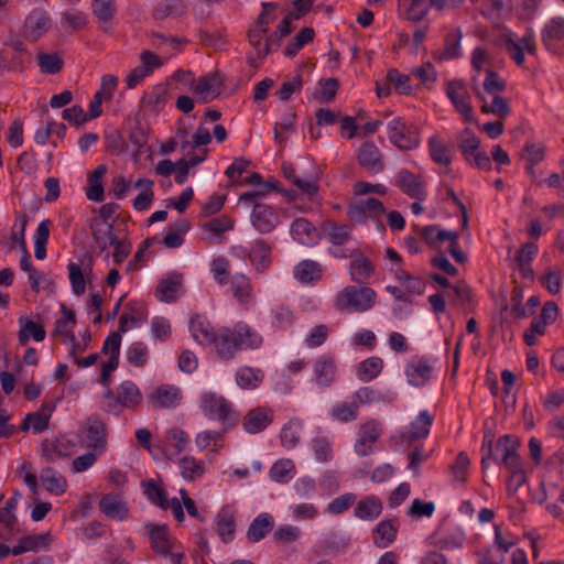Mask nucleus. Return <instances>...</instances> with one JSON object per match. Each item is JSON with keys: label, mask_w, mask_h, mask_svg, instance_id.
I'll return each instance as SVG.
<instances>
[{"label": "nucleus", "mask_w": 564, "mask_h": 564, "mask_svg": "<svg viewBox=\"0 0 564 564\" xmlns=\"http://www.w3.org/2000/svg\"><path fill=\"white\" fill-rule=\"evenodd\" d=\"M351 226L333 219H326L321 225L322 236L330 243L329 252L335 258L346 259L354 257L358 250L356 240L351 234Z\"/></svg>", "instance_id": "1"}, {"label": "nucleus", "mask_w": 564, "mask_h": 564, "mask_svg": "<svg viewBox=\"0 0 564 564\" xmlns=\"http://www.w3.org/2000/svg\"><path fill=\"white\" fill-rule=\"evenodd\" d=\"M200 409L206 417L219 421L224 431L238 424L239 414L232 409L231 403L215 392H206L202 395Z\"/></svg>", "instance_id": "2"}, {"label": "nucleus", "mask_w": 564, "mask_h": 564, "mask_svg": "<svg viewBox=\"0 0 564 564\" xmlns=\"http://www.w3.org/2000/svg\"><path fill=\"white\" fill-rule=\"evenodd\" d=\"M376 292L369 286L344 288L336 296L334 305L340 312H365L375 304Z\"/></svg>", "instance_id": "3"}, {"label": "nucleus", "mask_w": 564, "mask_h": 564, "mask_svg": "<svg viewBox=\"0 0 564 564\" xmlns=\"http://www.w3.org/2000/svg\"><path fill=\"white\" fill-rule=\"evenodd\" d=\"M433 423V417L429 411L424 410L411 422L409 431L395 433L391 441L394 451L405 452L415 443L426 438L430 434V429Z\"/></svg>", "instance_id": "4"}, {"label": "nucleus", "mask_w": 564, "mask_h": 564, "mask_svg": "<svg viewBox=\"0 0 564 564\" xmlns=\"http://www.w3.org/2000/svg\"><path fill=\"white\" fill-rule=\"evenodd\" d=\"M105 398L107 399L105 411L119 416L124 408H137L142 401V393L134 382L127 380L119 384L116 395L108 390Z\"/></svg>", "instance_id": "5"}, {"label": "nucleus", "mask_w": 564, "mask_h": 564, "mask_svg": "<svg viewBox=\"0 0 564 564\" xmlns=\"http://www.w3.org/2000/svg\"><path fill=\"white\" fill-rule=\"evenodd\" d=\"M503 43L509 57L520 67L525 64L524 53L530 56H535L538 53L535 32L531 26L525 29L521 37H517L511 31L507 32Z\"/></svg>", "instance_id": "6"}, {"label": "nucleus", "mask_w": 564, "mask_h": 564, "mask_svg": "<svg viewBox=\"0 0 564 564\" xmlns=\"http://www.w3.org/2000/svg\"><path fill=\"white\" fill-rule=\"evenodd\" d=\"M276 8V3L263 2L261 13L248 31V42L253 47V51H256V55L259 58H264L267 56L261 54V51L264 48L263 40L265 39L271 22L274 20L273 12Z\"/></svg>", "instance_id": "7"}, {"label": "nucleus", "mask_w": 564, "mask_h": 564, "mask_svg": "<svg viewBox=\"0 0 564 564\" xmlns=\"http://www.w3.org/2000/svg\"><path fill=\"white\" fill-rule=\"evenodd\" d=\"M390 142L402 151H411L420 144L419 130L413 123L395 118L390 126Z\"/></svg>", "instance_id": "8"}, {"label": "nucleus", "mask_w": 564, "mask_h": 564, "mask_svg": "<svg viewBox=\"0 0 564 564\" xmlns=\"http://www.w3.org/2000/svg\"><path fill=\"white\" fill-rule=\"evenodd\" d=\"M445 93L456 111L459 112L466 121L474 120V111L470 95L466 84L462 79H452L446 83Z\"/></svg>", "instance_id": "9"}, {"label": "nucleus", "mask_w": 564, "mask_h": 564, "mask_svg": "<svg viewBox=\"0 0 564 564\" xmlns=\"http://www.w3.org/2000/svg\"><path fill=\"white\" fill-rule=\"evenodd\" d=\"M384 205L377 198L368 197L354 200L349 204L347 216L357 224H364L368 218L378 220L384 214Z\"/></svg>", "instance_id": "10"}, {"label": "nucleus", "mask_w": 564, "mask_h": 564, "mask_svg": "<svg viewBox=\"0 0 564 564\" xmlns=\"http://www.w3.org/2000/svg\"><path fill=\"white\" fill-rule=\"evenodd\" d=\"M404 372L409 384L423 387L434 373V360L426 356H414L406 362Z\"/></svg>", "instance_id": "11"}, {"label": "nucleus", "mask_w": 564, "mask_h": 564, "mask_svg": "<svg viewBox=\"0 0 564 564\" xmlns=\"http://www.w3.org/2000/svg\"><path fill=\"white\" fill-rule=\"evenodd\" d=\"M541 42L544 48L558 54L564 50V18L553 17L541 29Z\"/></svg>", "instance_id": "12"}, {"label": "nucleus", "mask_w": 564, "mask_h": 564, "mask_svg": "<svg viewBox=\"0 0 564 564\" xmlns=\"http://www.w3.org/2000/svg\"><path fill=\"white\" fill-rule=\"evenodd\" d=\"M395 278L400 281L401 288L390 286V293L395 297L397 302L410 307L413 296L423 293L424 284L420 279L413 278L403 270H398Z\"/></svg>", "instance_id": "13"}, {"label": "nucleus", "mask_w": 564, "mask_h": 564, "mask_svg": "<svg viewBox=\"0 0 564 564\" xmlns=\"http://www.w3.org/2000/svg\"><path fill=\"white\" fill-rule=\"evenodd\" d=\"M224 89V79L217 73L202 76L193 87V93L198 96L202 102H210L216 99Z\"/></svg>", "instance_id": "14"}, {"label": "nucleus", "mask_w": 564, "mask_h": 564, "mask_svg": "<svg viewBox=\"0 0 564 564\" xmlns=\"http://www.w3.org/2000/svg\"><path fill=\"white\" fill-rule=\"evenodd\" d=\"M395 185L408 196L416 200H424L426 197L425 183L421 176L403 169L395 175Z\"/></svg>", "instance_id": "15"}, {"label": "nucleus", "mask_w": 564, "mask_h": 564, "mask_svg": "<svg viewBox=\"0 0 564 564\" xmlns=\"http://www.w3.org/2000/svg\"><path fill=\"white\" fill-rule=\"evenodd\" d=\"M337 367L330 355H321L313 362V380L322 388L329 387L336 380Z\"/></svg>", "instance_id": "16"}, {"label": "nucleus", "mask_w": 564, "mask_h": 564, "mask_svg": "<svg viewBox=\"0 0 564 564\" xmlns=\"http://www.w3.org/2000/svg\"><path fill=\"white\" fill-rule=\"evenodd\" d=\"M250 220L257 231L265 235L274 230L279 224V215L270 205H256Z\"/></svg>", "instance_id": "17"}, {"label": "nucleus", "mask_w": 564, "mask_h": 564, "mask_svg": "<svg viewBox=\"0 0 564 564\" xmlns=\"http://www.w3.org/2000/svg\"><path fill=\"white\" fill-rule=\"evenodd\" d=\"M273 422V412L270 408L257 406L247 412L242 420L243 430L257 434L265 430Z\"/></svg>", "instance_id": "18"}, {"label": "nucleus", "mask_w": 564, "mask_h": 564, "mask_svg": "<svg viewBox=\"0 0 564 564\" xmlns=\"http://www.w3.org/2000/svg\"><path fill=\"white\" fill-rule=\"evenodd\" d=\"M182 400L180 388L170 384L159 386L150 395L149 402L153 409L175 408Z\"/></svg>", "instance_id": "19"}, {"label": "nucleus", "mask_w": 564, "mask_h": 564, "mask_svg": "<svg viewBox=\"0 0 564 564\" xmlns=\"http://www.w3.org/2000/svg\"><path fill=\"white\" fill-rule=\"evenodd\" d=\"M431 7L433 0H397L399 17L412 22L422 21Z\"/></svg>", "instance_id": "20"}, {"label": "nucleus", "mask_w": 564, "mask_h": 564, "mask_svg": "<svg viewBox=\"0 0 564 564\" xmlns=\"http://www.w3.org/2000/svg\"><path fill=\"white\" fill-rule=\"evenodd\" d=\"M52 22L47 13L35 9L30 12L24 22V34L31 41H37L51 29Z\"/></svg>", "instance_id": "21"}, {"label": "nucleus", "mask_w": 564, "mask_h": 564, "mask_svg": "<svg viewBox=\"0 0 564 564\" xmlns=\"http://www.w3.org/2000/svg\"><path fill=\"white\" fill-rule=\"evenodd\" d=\"M463 33L460 29L449 30L444 37L443 48L434 52L433 56L436 61H452L463 56L462 50Z\"/></svg>", "instance_id": "22"}, {"label": "nucleus", "mask_w": 564, "mask_h": 564, "mask_svg": "<svg viewBox=\"0 0 564 564\" xmlns=\"http://www.w3.org/2000/svg\"><path fill=\"white\" fill-rule=\"evenodd\" d=\"M209 345H214L217 355L224 360L231 359L236 350L239 349L235 333L227 327L218 329Z\"/></svg>", "instance_id": "23"}, {"label": "nucleus", "mask_w": 564, "mask_h": 564, "mask_svg": "<svg viewBox=\"0 0 564 564\" xmlns=\"http://www.w3.org/2000/svg\"><path fill=\"white\" fill-rule=\"evenodd\" d=\"M216 532L224 543H230L235 539L236 516L234 510L225 506L215 517Z\"/></svg>", "instance_id": "24"}, {"label": "nucleus", "mask_w": 564, "mask_h": 564, "mask_svg": "<svg viewBox=\"0 0 564 564\" xmlns=\"http://www.w3.org/2000/svg\"><path fill=\"white\" fill-rule=\"evenodd\" d=\"M427 150L434 163L446 167L451 166L454 153L453 148L438 134H433L427 139Z\"/></svg>", "instance_id": "25"}, {"label": "nucleus", "mask_w": 564, "mask_h": 564, "mask_svg": "<svg viewBox=\"0 0 564 564\" xmlns=\"http://www.w3.org/2000/svg\"><path fill=\"white\" fill-rule=\"evenodd\" d=\"M182 289V275L177 273H170L159 282L155 294L161 302L172 303L178 299Z\"/></svg>", "instance_id": "26"}, {"label": "nucleus", "mask_w": 564, "mask_h": 564, "mask_svg": "<svg viewBox=\"0 0 564 564\" xmlns=\"http://www.w3.org/2000/svg\"><path fill=\"white\" fill-rule=\"evenodd\" d=\"M85 437L89 448H104L106 445V424L97 416L91 415L86 421Z\"/></svg>", "instance_id": "27"}, {"label": "nucleus", "mask_w": 564, "mask_h": 564, "mask_svg": "<svg viewBox=\"0 0 564 564\" xmlns=\"http://www.w3.org/2000/svg\"><path fill=\"white\" fill-rule=\"evenodd\" d=\"M53 410V404L43 403L36 412L26 414L21 423V431L26 432L31 426L35 433L45 431L48 427V421Z\"/></svg>", "instance_id": "28"}, {"label": "nucleus", "mask_w": 564, "mask_h": 564, "mask_svg": "<svg viewBox=\"0 0 564 564\" xmlns=\"http://www.w3.org/2000/svg\"><path fill=\"white\" fill-rule=\"evenodd\" d=\"M145 528L148 530L153 551L164 556L170 554L172 544L167 527L165 524L160 525L148 523L145 524Z\"/></svg>", "instance_id": "29"}, {"label": "nucleus", "mask_w": 564, "mask_h": 564, "mask_svg": "<svg viewBox=\"0 0 564 564\" xmlns=\"http://www.w3.org/2000/svg\"><path fill=\"white\" fill-rule=\"evenodd\" d=\"M99 509L108 518L123 520L128 517V507L123 498L116 494H106L99 500Z\"/></svg>", "instance_id": "30"}, {"label": "nucleus", "mask_w": 564, "mask_h": 564, "mask_svg": "<svg viewBox=\"0 0 564 564\" xmlns=\"http://www.w3.org/2000/svg\"><path fill=\"white\" fill-rule=\"evenodd\" d=\"M89 228L94 242L100 251H105L116 242L117 236L115 234L113 224H106L104 227L101 220L93 218Z\"/></svg>", "instance_id": "31"}, {"label": "nucleus", "mask_w": 564, "mask_h": 564, "mask_svg": "<svg viewBox=\"0 0 564 564\" xmlns=\"http://www.w3.org/2000/svg\"><path fill=\"white\" fill-rule=\"evenodd\" d=\"M358 162L371 173H378L384 169V162L379 149L370 142H366L360 147Z\"/></svg>", "instance_id": "32"}, {"label": "nucleus", "mask_w": 564, "mask_h": 564, "mask_svg": "<svg viewBox=\"0 0 564 564\" xmlns=\"http://www.w3.org/2000/svg\"><path fill=\"white\" fill-rule=\"evenodd\" d=\"M74 444L63 438L44 440L42 442V454L48 462H56L72 455Z\"/></svg>", "instance_id": "33"}, {"label": "nucleus", "mask_w": 564, "mask_h": 564, "mask_svg": "<svg viewBox=\"0 0 564 564\" xmlns=\"http://www.w3.org/2000/svg\"><path fill=\"white\" fill-rule=\"evenodd\" d=\"M274 527V519L270 513L263 512L257 516L247 530L249 542L257 543L264 539Z\"/></svg>", "instance_id": "34"}, {"label": "nucleus", "mask_w": 564, "mask_h": 564, "mask_svg": "<svg viewBox=\"0 0 564 564\" xmlns=\"http://www.w3.org/2000/svg\"><path fill=\"white\" fill-rule=\"evenodd\" d=\"M239 349H257L262 344L260 334L245 323H238L232 328Z\"/></svg>", "instance_id": "35"}, {"label": "nucleus", "mask_w": 564, "mask_h": 564, "mask_svg": "<svg viewBox=\"0 0 564 564\" xmlns=\"http://www.w3.org/2000/svg\"><path fill=\"white\" fill-rule=\"evenodd\" d=\"M107 173V166L100 164L88 175V186L85 188L87 198L91 202H101L104 199L102 177Z\"/></svg>", "instance_id": "36"}, {"label": "nucleus", "mask_w": 564, "mask_h": 564, "mask_svg": "<svg viewBox=\"0 0 564 564\" xmlns=\"http://www.w3.org/2000/svg\"><path fill=\"white\" fill-rule=\"evenodd\" d=\"M350 258L349 274L352 281L364 282L372 275L375 271L373 264L367 257L359 252V249L355 252V256Z\"/></svg>", "instance_id": "37"}, {"label": "nucleus", "mask_w": 564, "mask_h": 564, "mask_svg": "<svg viewBox=\"0 0 564 564\" xmlns=\"http://www.w3.org/2000/svg\"><path fill=\"white\" fill-rule=\"evenodd\" d=\"M189 330L193 338L198 344H209L216 335V332L212 327L210 323L204 316L198 314L191 317Z\"/></svg>", "instance_id": "38"}, {"label": "nucleus", "mask_w": 564, "mask_h": 564, "mask_svg": "<svg viewBox=\"0 0 564 564\" xmlns=\"http://www.w3.org/2000/svg\"><path fill=\"white\" fill-rule=\"evenodd\" d=\"M40 480L45 489L54 495H63L67 487L65 477L53 467L42 469Z\"/></svg>", "instance_id": "39"}, {"label": "nucleus", "mask_w": 564, "mask_h": 564, "mask_svg": "<svg viewBox=\"0 0 564 564\" xmlns=\"http://www.w3.org/2000/svg\"><path fill=\"white\" fill-rule=\"evenodd\" d=\"M451 302L468 312L475 308L474 295L471 289L464 282H458L447 293Z\"/></svg>", "instance_id": "40"}, {"label": "nucleus", "mask_w": 564, "mask_h": 564, "mask_svg": "<svg viewBox=\"0 0 564 564\" xmlns=\"http://www.w3.org/2000/svg\"><path fill=\"white\" fill-rule=\"evenodd\" d=\"M414 229L420 234L424 242L433 249L441 248L442 243L446 241L453 232L442 229L437 225H429L422 228L415 226Z\"/></svg>", "instance_id": "41"}, {"label": "nucleus", "mask_w": 564, "mask_h": 564, "mask_svg": "<svg viewBox=\"0 0 564 564\" xmlns=\"http://www.w3.org/2000/svg\"><path fill=\"white\" fill-rule=\"evenodd\" d=\"M20 330L18 333L19 343L21 345H25L30 337H32L35 341H43L45 339L46 333L43 325L35 323L24 316L19 318Z\"/></svg>", "instance_id": "42"}, {"label": "nucleus", "mask_w": 564, "mask_h": 564, "mask_svg": "<svg viewBox=\"0 0 564 564\" xmlns=\"http://www.w3.org/2000/svg\"><path fill=\"white\" fill-rule=\"evenodd\" d=\"M291 235L300 243L311 245L315 241L317 230L307 219L296 218L291 225Z\"/></svg>", "instance_id": "43"}, {"label": "nucleus", "mask_w": 564, "mask_h": 564, "mask_svg": "<svg viewBox=\"0 0 564 564\" xmlns=\"http://www.w3.org/2000/svg\"><path fill=\"white\" fill-rule=\"evenodd\" d=\"M323 268L314 260H303L294 267V278L301 283H311L322 278Z\"/></svg>", "instance_id": "44"}, {"label": "nucleus", "mask_w": 564, "mask_h": 564, "mask_svg": "<svg viewBox=\"0 0 564 564\" xmlns=\"http://www.w3.org/2000/svg\"><path fill=\"white\" fill-rule=\"evenodd\" d=\"M379 435L380 431L375 422L365 423L360 429V438L355 444L356 453L361 456L367 455Z\"/></svg>", "instance_id": "45"}, {"label": "nucleus", "mask_w": 564, "mask_h": 564, "mask_svg": "<svg viewBox=\"0 0 564 564\" xmlns=\"http://www.w3.org/2000/svg\"><path fill=\"white\" fill-rule=\"evenodd\" d=\"M457 148L467 162L479 151L480 140L470 129H464L456 138Z\"/></svg>", "instance_id": "46"}, {"label": "nucleus", "mask_w": 564, "mask_h": 564, "mask_svg": "<svg viewBox=\"0 0 564 564\" xmlns=\"http://www.w3.org/2000/svg\"><path fill=\"white\" fill-rule=\"evenodd\" d=\"M382 511V502L376 496H369L357 502L355 516L361 520H375Z\"/></svg>", "instance_id": "47"}, {"label": "nucleus", "mask_w": 564, "mask_h": 564, "mask_svg": "<svg viewBox=\"0 0 564 564\" xmlns=\"http://www.w3.org/2000/svg\"><path fill=\"white\" fill-rule=\"evenodd\" d=\"M476 96L482 101L481 111L484 113H494L500 118H506L510 113L508 100L498 95H492L490 102H487L482 93L477 88H474Z\"/></svg>", "instance_id": "48"}, {"label": "nucleus", "mask_w": 564, "mask_h": 564, "mask_svg": "<svg viewBox=\"0 0 564 564\" xmlns=\"http://www.w3.org/2000/svg\"><path fill=\"white\" fill-rule=\"evenodd\" d=\"M271 248L264 240H257L249 251L248 258L258 272H263L270 265Z\"/></svg>", "instance_id": "49"}, {"label": "nucleus", "mask_w": 564, "mask_h": 564, "mask_svg": "<svg viewBox=\"0 0 564 564\" xmlns=\"http://www.w3.org/2000/svg\"><path fill=\"white\" fill-rule=\"evenodd\" d=\"M187 7L183 0H164L156 4L153 10L155 20H164L170 17H181L186 13Z\"/></svg>", "instance_id": "50"}, {"label": "nucleus", "mask_w": 564, "mask_h": 564, "mask_svg": "<svg viewBox=\"0 0 564 564\" xmlns=\"http://www.w3.org/2000/svg\"><path fill=\"white\" fill-rule=\"evenodd\" d=\"M141 487L143 489V495L151 503L160 507L163 510L169 509L170 500L166 497L165 490L153 479L143 480L141 482Z\"/></svg>", "instance_id": "51"}, {"label": "nucleus", "mask_w": 564, "mask_h": 564, "mask_svg": "<svg viewBox=\"0 0 564 564\" xmlns=\"http://www.w3.org/2000/svg\"><path fill=\"white\" fill-rule=\"evenodd\" d=\"M178 466L182 477L189 481L203 477L206 471L205 463L203 460L196 459L193 456L182 457L178 462Z\"/></svg>", "instance_id": "52"}, {"label": "nucleus", "mask_w": 564, "mask_h": 564, "mask_svg": "<svg viewBox=\"0 0 564 564\" xmlns=\"http://www.w3.org/2000/svg\"><path fill=\"white\" fill-rule=\"evenodd\" d=\"M519 446V441L509 435L499 437L495 444L492 443V460L495 463H501L517 452Z\"/></svg>", "instance_id": "53"}, {"label": "nucleus", "mask_w": 564, "mask_h": 564, "mask_svg": "<svg viewBox=\"0 0 564 564\" xmlns=\"http://www.w3.org/2000/svg\"><path fill=\"white\" fill-rule=\"evenodd\" d=\"M191 225L186 219H180L170 226V231L163 238V245L167 248H178L184 242V235Z\"/></svg>", "instance_id": "54"}, {"label": "nucleus", "mask_w": 564, "mask_h": 564, "mask_svg": "<svg viewBox=\"0 0 564 564\" xmlns=\"http://www.w3.org/2000/svg\"><path fill=\"white\" fill-rule=\"evenodd\" d=\"M91 11L99 23L106 25L111 23L116 13L117 6L115 0H91Z\"/></svg>", "instance_id": "55"}, {"label": "nucleus", "mask_w": 564, "mask_h": 564, "mask_svg": "<svg viewBox=\"0 0 564 564\" xmlns=\"http://www.w3.org/2000/svg\"><path fill=\"white\" fill-rule=\"evenodd\" d=\"M263 379V372L260 369L251 367H241L236 372V382L242 389H254Z\"/></svg>", "instance_id": "56"}, {"label": "nucleus", "mask_w": 564, "mask_h": 564, "mask_svg": "<svg viewBox=\"0 0 564 564\" xmlns=\"http://www.w3.org/2000/svg\"><path fill=\"white\" fill-rule=\"evenodd\" d=\"M230 283L234 297L242 304L248 303L252 295L249 278L242 273H237L231 278Z\"/></svg>", "instance_id": "57"}, {"label": "nucleus", "mask_w": 564, "mask_h": 564, "mask_svg": "<svg viewBox=\"0 0 564 564\" xmlns=\"http://www.w3.org/2000/svg\"><path fill=\"white\" fill-rule=\"evenodd\" d=\"M383 369V360L379 357H369L361 361L357 369L359 380L367 382L375 379Z\"/></svg>", "instance_id": "58"}, {"label": "nucleus", "mask_w": 564, "mask_h": 564, "mask_svg": "<svg viewBox=\"0 0 564 564\" xmlns=\"http://www.w3.org/2000/svg\"><path fill=\"white\" fill-rule=\"evenodd\" d=\"M406 451L408 469L414 475H419L420 466L430 458L431 453L425 449L421 442L415 443Z\"/></svg>", "instance_id": "59"}, {"label": "nucleus", "mask_w": 564, "mask_h": 564, "mask_svg": "<svg viewBox=\"0 0 564 564\" xmlns=\"http://www.w3.org/2000/svg\"><path fill=\"white\" fill-rule=\"evenodd\" d=\"M294 186L297 187V189L306 195L311 200H314L318 196V174L317 172L314 173H302L299 178L295 180Z\"/></svg>", "instance_id": "60"}, {"label": "nucleus", "mask_w": 564, "mask_h": 564, "mask_svg": "<svg viewBox=\"0 0 564 564\" xmlns=\"http://www.w3.org/2000/svg\"><path fill=\"white\" fill-rule=\"evenodd\" d=\"M358 403L352 402H339L335 404L330 410V416L339 422H351L358 417Z\"/></svg>", "instance_id": "61"}, {"label": "nucleus", "mask_w": 564, "mask_h": 564, "mask_svg": "<svg viewBox=\"0 0 564 564\" xmlns=\"http://www.w3.org/2000/svg\"><path fill=\"white\" fill-rule=\"evenodd\" d=\"M227 431H224V429L221 431H202L196 435L195 444L199 449H205L208 446L214 445L215 448L213 452H217L218 448L223 446L224 434Z\"/></svg>", "instance_id": "62"}, {"label": "nucleus", "mask_w": 564, "mask_h": 564, "mask_svg": "<svg viewBox=\"0 0 564 564\" xmlns=\"http://www.w3.org/2000/svg\"><path fill=\"white\" fill-rule=\"evenodd\" d=\"M470 460L465 452L458 453L454 463L449 466L453 481L465 484L468 479Z\"/></svg>", "instance_id": "63"}, {"label": "nucleus", "mask_w": 564, "mask_h": 564, "mask_svg": "<svg viewBox=\"0 0 564 564\" xmlns=\"http://www.w3.org/2000/svg\"><path fill=\"white\" fill-rule=\"evenodd\" d=\"M301 423L297 421H290L280 432V440L283 447L286 449L294 448L300 442Z\"/></svg>", "instance_id": "64"}]
</instances>
